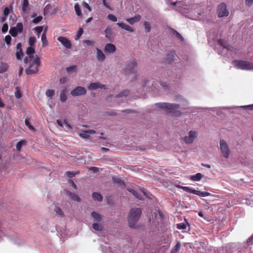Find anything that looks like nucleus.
<instances>
[{"instance_id": "c756f323", "label": "nucleus", "mask_w": 253, "mask_h": 253, "mask_svg": "<svg viewBox=\"0 0 253 253\" xmlns=\"http://www.w3.org/2000/svg\"><path fill=\"white\" fill-rule=\"evenodd\" d=\"M113 181L114 183H117L119 184L120 186L123 187H125V182L122 181L121 179L118 178H113Z\"/></svg>"}, {"instance_id": "6ab92c4d", "label": "nucleus", "mask_w": 253, "mask_h": 253, "mask_svg": "<svg viewBox=\"0 0 253 253\" xmlns=\"http://www.w3.org/2000/svg\"><path fill=\"white\" fill-rule=\"evenodd\" d=\"M66 194L68 196H69L73 200L77 201V202L81 201V198L76 194L72 193L69 190H66Z\"/></svg>"}, {"instance_id": "ea45409f", "label": "nucleus", "mask_w": 253, "mask_h": 253, "mask_svg": "<svg viewBox=\"0 0 253 253\" xmlns=\"http://www.w3.org/2000/svg\"><path fill=\"white\" fill-rule=\"evenodd\" d=\"M54 93H55V91L53 89H47L45 92L46 96L49 97L50 98H51L53 97Z\"/></svg>"}, {"instance_id": "2f4dec72", "label": "nucleus", "mask_w": 253, "mask_h": 253, "mask_svg": "<svg viewBox=\"0 0 253 253\" xmlns=\"http://www.w3.org/2000/svg\"><path fill=\"white\" fill-rule=\"evenodd\" d=\"M60 100L61 101V102H64L66 101L67 96L66 94V90H63L61 92L60 95Z\"/></svg>"}, {"instance_id": "603ef678", "label": "nucleus", "mask_w": 253, "mask_h": 253, "mask_svg": "<svg viewBox=\"0 0 253 253\" xmlns=\"http://www.w3.org/2000/svg\"><path fill=\"white\" fill-rule=\"evenodd\" d=\"M176 227L178 229H185L186 228V225L184 223H179L176 225Z\"/></svg>"}, {"instance_id": "c9c22d12", "label": "nucleus", "mask_w": 253, "mask_h": 253, "mask_svg": "<svg viewBox=\"0 0 253 253\" xmlns=\"http://www.w3.org/2000/svg\"><path fill=\"white\" fill-rule=\"evenodd\" d=\"M84 30L82 28H80L79 30L78 31L77 34L76 35V37L75 38V39L76 40H78L80 38L82 34H83Z\"/></svg>"}, {"instance_id": "c85d7f7f", "label": "nucleus", "mask_w": 253, "mask_h": 253, "mask_svg": "<svg viewBox=\"0 0 253 253\" xmlns=\"http://www.w3.org/2000/svg\"><path fill=\"white\" fill-rule=\"evenodd\" d=\"M105 37L108 39H110L112 36V29L110 27H107L104 31Z\"/></svg>"}, {"instance_id": "774afa93", "label": "nucleus", "mask_w": 253, "mask_h": 253, "mask_svg": "<svg viewBox=\"0 0 253 253\" xmlns=\"http://www.w3.org/2000/svg\"><path fill=\"white\" fill-rule=\"evenodd\" d=\"M98 168L95 167H92L89 168V170L93 171L94 172H97L98 171Z\"/></svg>"}, {"instance_id": "37998d69", "label": "nucleus", "mask_w": 253, "mask_h": 253, "mask_svg": "<svg viewBox=\"0 0 253 253\" xmlns=\"http://www.w3.org/2000/svg\"><path fill=\"white\" fill-rule=\"evenodd\" d=\"M54 211L58 215L64 216L63 212L62 210L58 207H55L54 210Z\"/></svg>"}, {"instance_id": "b1692460", "label": "nucleus", "mask_w": 253, "mask_h": 253, "mask_svg": "<svg viewBox=\"0 0 253 253\" xmlns=\"http://www.w3.org/2000/svg\"><path fill=\"white\" fill-rule=\"evenodd\" d=\"M8 65L2 62L0 63V74L3 73L7 71L8 68Z\"/></svg>"}, {"instance_id": "a19ab883", "label": "nucleus", "mask_w": 253, "mask_h": 253, "mask_svg": "<svg viewBox=\"0 0 253 253\" xmlns=\"http://www.w3.org/2000/svg\"><path fill=\"white\" fill-rule=\"evenodd\" d=\"M36 42V39L34 37H30L29 38L28 42L29 44L30 45V46H32L34 45L35 42Z\"/></svg>"}, {"instance_id": "680f3d73", "label": "nucleus", "mask_w": 253, "mask_h": 253, "mask_svg": "<svg viewBox=\"0 0 253 253\" xmlns=\"http://www.w3.org/2000/svg\"><path fill=\"white\" fill-rule=\"evenodd\" d=\"M242 107L246 109L253 110V104L249 105L243 106Z\"/></svg>"}, {"instance_id": "aec40b11", "label": "nucleus", "mask_w": 253, "mask_h": 253, "mask_svg": "<svg viewBox=\"0 0 253 253\" xmlns=\"http://www.w3.org/2000/svg\"><path fill=\"white\" fill-rule=\"evenodd\" d=\"M29 10V2L28 0H23L22 3V13L26 14L28 12Z\"/></svg>"}, {"instance_id": "473e14b6", "label": "nucleus", "mask_w": 253, "mask_h": 253, "mask_svg": "<svg viewBox=\"0 0 253 253\" xmlns=\"http://www.w3.org/2000/svg\"><path fill=\"white\" fill-rule=\"evenodd\" d=\"M229 14V11L226 9V6L225 3L222 2V17L227 16Z\"/></svg>"}, {"instance_id": "338daca9", "label": "nucleus", "mask_w": 253, "mask_h": 253, "mask_svg": "<svg viewBox=\"0 0 253 253\" xmlns=\"http://www.w3.org/2000/svg\"><path fill=\"white\" fill-rule=\"evenodd\" d=\"M69 182L71 183L72 186L75 189L77 188V185L72 179L69 180Z\"/></svg>"}, {"instance_id": "7ed1b4c3", "label": "nucleus", "mask_w": 253, "mask_h": 253, "mask_svg": "<svg viewBox=\"0 0 253 253\" xmlns=\"http://www.w3.org/2000/svg\"><path fill=\"white\" fill-rule=\"evenodd\" d=\"M142 213L140 208H132L130 210L128 216V222L130 227H134L139 220Z\"/></svg>"}, {"instance_id": "79ce46f5", "label": "nucleus", "mask_w": 253, "mask_h": 253, "mask_svg": "<svg viewBox=\"0 0 253 253\" xmlns=\"http://www.w3.org/2000/svg\"><path fill=\"white\" fill-rule=\"evenodd\" d=\"M77 70V66L75 65L71 66L66 68V71L68 73H70L75 72Z\"/></svg>"}, {"instance_id": "8fccbe9b", "label": "nucleus", "mask_w": 253, "mask_h": 253, "mask_svg": "<svg viewBox=\"0 0 253 253\" xmlns=\"http://www.w3.org/2000/svg\"><path fill=\"white\" fill-rule=\"evenodd\" d=\"M107 18L110 20L113 21V22H116L117 21V17L115 15L111 14L108 15Z\"/></svg>"}, {"instance_id": "f257e3e1", "label": "nucleus", "mask_w": 253, "mask_h": 253, "mask_svg": "<svg viewBox=\"0 0 253 253\" xmlns=\"http://www.w3.org/2000/svg\"><path fill=\"white\" fill-rule=\"evenodd\" d=\"M156 105L159 108L166 110L171 116L173 117H179L182 114L180 111L175 110L180 107V105L178 104L158 103H156Z\"/></svg>"}, {"instance_id": "6e6552de", "label": "nucleus", "mask_w": 253, "mask_h": 253, "mask_svg": "<svg viewBox=\"0 0 253 253\" xmlns=\"http://www.w3.org/2000/svg\"><path fill=\"white\" fill-rule=\"evenodd\" d=\"M86 93L85 88L80 86H77L71 91V94L73 96L83 95Z\"/></svg>"}, {"instance_id": "4be33fe9", "label": "nucleus", "mask_w": 253, "mask_h": 253, "mask_svg": "<svg viewBox=\"0 0 253 253\" xmlns=\"http://www.w3.org/2000/svg\"><path fill=\"white\" fill-rule=\"evenodd\" d=\"M175 53L174 51H170L169 52L166 56V61L169 63H171L175 57Z\"/></svg>"}, {"instance_id": "de8ad7c7", "label": "nucleus", "mask_w": 253, "mask_h": 253, "mask_svg": "<svg viewBox=\"0 0 253 253\" xmlns=\"http://www.w3.org/2000/svg\"><path fill=\"white\" fill-rule=\"evenodd\" d=\"M16 58L18 60L21 59V57L23 56V52L22 50L17 51L16 52Z\"/></svg>"}, {"instance_id": "cd10ccee", "label": "nucleus", "mask_w": 253, "mask_h": 253, "mask_svg": "<svg viewBox=\"0 0 253 253\" xmlns=\"http://www.w3.org/2000/svg\"><path fill=\"white\" fill-rule=\"evenodd\" d=\"M92 196L94 200L101 201L103 199L102 196L97 192H93L92 194Z\"/></svg>"}, {"instance_id": "4d7b16f0", "label": "nucleus", "mask_w": 253, "mask_h": 253, "mask_svg": "<svg viewBox=\"0 0 253 253\" xmlns=\"http://www.w3.org/2000/svg\"><path fill=\"white\" fill-rule=\"evenodd\" d=\"M141 192L143 193V195L148 199H152V195L149 193L145 192L143 190L141 189Z\"/></svg>"}, {"instance_id": "5fc2aeb1", "label": "nucleus", "mask_w": 253, "mask_h": 253, "mask_svg": "<svg viewBox=\"0 0 253 253\" xmlns=\"http://www.w3.org/2000/svg\"><path fill=\"white\" fill-rule=\"evenodd\" d=\"M11 40V38L9 35H7L5 36L4 38V41L7 43V44L9 45L10 44Z\"/></svg>"}, {"instance_id": "412c9836", "label": "nucleus", "mask_w": 253, "mask_h": 253, "mask_svg": "<svg viewBox=\"0 0 253 253\" xmlns=\"http://www.w3.org/2000/svg\"><path fill=\"white\" fill-rule=\"evenodd\" d=\"M119 27L130 32H133L134 30L129 25L124 24L123 22H118L117 24Z\"/></svg>"}, {"instance_id": "bf43d9fd", "label": "nucleus", "mask_w": 253, "mask_h": 253, "mask_svg": "<svg viewBox=\"0 0 253 253\" xmlns=\"http://www.w3.org/2000/svg\"><path fill=\"white\" fill-rule=\"evenodd\" d=\"M84 42L88 46H92L94 44V42L90 40H85Z\"/></svg>"}, {"instance_id": "20e7f679", "label": "nucleus", "mask_w": 253, "mask_h": 253, "mask_svg": "<svg viewBox=\"0 0 253 253\" xmlns=\"http://www.w3.org/2000/svg\"><path fill=\"white\" fill-rule=\"evenodd\" d=\"M235 66L238 69L242 70L253 69V63L248 61L237 60L235 61Z\"/></svg>"}, {"instance_id": "58836bf2", "label": "nucleus", "mask_w": 253, "mask_h": 253, "mask_svg": "<svg viewBox=\"0 0 253 253\" xmlns=\"http://www.w3.org/2000/svg\"><path fill=\"white\" fill-rule=\"evenodd\" d=\"M129 94V91L127 90H125L123 91H122L121 93L117 95L116 97V98H120L123 96L126 97Z\"/></svg>"}, {"instance_id": "6e6d98bb", "label": "nucleus", "mask_w": 253, "mask_h": 253, "mask_svg": "<svg viewBox=\"0 0 253 253\" xmlns=\"http://www.w3.org/2000/svg\"><path fill=\"white\" fill-rule=\"evenodd\" d=\"M82 5H83L84 7H85V8H86L88 9V11H91V10H92L91 8L90 7V6L88 5V4L86 2H85V1H83V2H82Z\"/></svg>"}, {"instance_id": "a878e982", "label": "nucleus", "mask_w": 253, "mask_h": 253, "mask_svg": "<svg viewBox=\"0 0 253 253\" xmlns=\"http://www.w3.org/2000/svg\"><path fill=\"white\" fill-rule=\"evenodd\" d=\"M169 30L170 33L174 36H176L177 38H178L181 41H183L184 40V38L183 37L175 30L170 28H169Z\"/></svg>"}, {"instance_id": "f704fd0d", "label": "nucleus", "mask_w": 253, "mask_h": 253, "mask_svg": "<svg viewBox=\"0 0 253 253\" xmlns=\"http://www.w3.org/2000/svg\"><path fill=\"white\" fill-rule=\"evenodd\" d=\"M80 173L79 171H68L66 172V175L68 177L71 178L75 176L76 174H78Z\"/></svg>"}, {"instance_id": "2eb2a0df", "label": "nucleus", "mask_w": 253, "mask_h": 253, "mask_svg": "<svg viewBox=\"0 0 253 253\" xmlns=\"http://www.w3.org/2000/svg\"><path fill=\"white\" fill-rule=\"evenodd\" d=\"M116 50V46L112 43H107L104 48L106 52L113 53Z\"/></svg>"}, {"instance_id": "423d86ee", "label": "nucleus", "mask_w": 253, "mask_h": 253, "mask_svg": "<svg viewBox=\"0 0 253 253\" xmlns=\"http://www.w3.org/2000/svg\"><path fill=\"white\" fill-rule=\"evenodd\" d=\"M23 26L22 23H18L16 27H11L9 30V33L13 37L17 36L18 33L22 32Z\"/></svg>"}, {"instance_id": "864d4df0", "label": "nucleus", "mask_w": 253, "mask_h": 253, "mask_svg": "<svg viewBox=\"0 0 253 253\" xmlns=\"http://www.w3.org/2000/svg\"><path fill=\"white\" fill-rule=\"evenodd\" d=\"M247 244L249 246L252 245L253 244V235H252L251 237H250L247 240Z\"/></svg>"}, {"instance_id": "9b49d317", "label": "nucleus", "mask_w": 253, "mask_h": 253, "mask_svg": "<svg viewBox=\"0 0 253 253\" xmlns=\"http://www.w3.org/2000/svg\"><path fill=\"white\" fill-rule=\"evenodd\" d=\"M35 49L32 46L28 47L26 50V54L28 56L26 57L24 59V62L25 63H28V59H31L34 58L35 57L33 56V54L35 53Z\"/></svg>"}, {"instance_id": "9d476101", "label": "nucleus", "mask_w": 253, "mask_h": 253, "mask_svg": "<svg viewBox=\"0 0 253 253\" xmlns=\"http://www.w3.org/2000/svg\"><path fill=\"white\" fill-rule=\"evenodd\" d=\"M57 40L67 49H70L72 47L70 41L66 37H59Z\"/></svg>"}, {"instance_id": "49530a36", "label": "nucleus", "mask_w": 253, "mask_h": 253, "mask_svg": "<svg viewBox=\"0 0 253 253\" xmlns=\"http://www.w3.org/2000/svg\"><path fill=\"white\" fill-rule=\"evenodd\" d=\"M144 28L146 32H149L151 30V26L148 22H145L144 23Z\"/></svg>"}, {"instance_id": "4c0bfd02", "label": "nucleus", "mask_w": 253, "mask_h": 253, "mask_svg": "<svg viewBox=\"0 0 253 253\" xmlns=\"http://www.w3.org/2000/svg\"><path fill=\"white\" fill-rule=\"evenodd\" d=\"M25 123L27 126L32 131L35 130V128L31 125L30 122L28 119H26L25 120Z\"/></svg>"}, {"instance_id": "e2e57ef3", "label": "nucleus", "mask_w": 253, "mask_h": 253, "mask_svg": "<svg viewBox=\"0 0 253 253\" xmlns=\"http://www.w3.org/2000/svg\"><path fill=\"white\" fill-rule=\"evenodd\" d=\"M217 13L219 17H221V5L219 4L217 7Z\"/></svg>"}, {"instance_id": "69168bd1", "label": "nucleus", "mask_w": 253, "mask_h": 253, "mask_svg": "<svg viewBox=\"0 0 253 253\" xmlns=\"http://www.w3.org/2000/svg\"><path fill=\"white\" fill-rule=\"evenodd\" d=\"M102 1H103V5L106 7H107V8H108L109 9H111L110 4L108 2H107L106 0H103Z\"/></svg>"}, {"instance_id": "7c9ffc66", "label": "nucleus", "mask_w": 253, "mask_h": 253, "mask_svg": "<svg viewBox=\"0 0 253 253\" xmlns=\"http://www.w3.org/2000/svg\"><path fill=\"white\" fill-rule=\"evenodd\" d=\"M180 243L179 242H178L177 243L175 247L171 250L170 253H177L178 251L180 250Z\"/></svg>"}, {"instance_id": "13d9d810", "label": "nucleus", "mask_w": 253, "mask_h": 253, "mask_svg": "<svg viewBox=\"0 0 253 253\" xmlns=\"http://www.w3.org/2000/svg\"><path fill=\"white\" fill-rule=\"evenodd\" d=\"M8 29V26L7 24L5 23L3 25V26L2 27V29H1L2 32L3 33H5L7 31Z\"/></svg>"}, {"instance_id": "bb28decb", "label": "nucleus", "mask_w": 253, "mask_h": 253, "mask_svg": "<svg viewBox=\"0 0 253 253\" xmlns=\"http://www.w3.org/2000/svg\"><path fill=\"white\" fill-rule=\"evenodd\" d=\"M91 216L92 218H93L95 220L100 221L102 219V216L99 213L96 212L95 211H93L91 213Z\"/></svg>"}, {"instance_id": "f3484780", "label": "nucleus", "mask_w": 253, "mask_h": 253, "mask_svg": "<svg viewBox=\"0 0 253 253\" xmlns=\"http://www.w3.org/2000/svg\"><path fill=\"white\" fill-rule=\"evenodd\" d=\"M105 55L103 52L98 48H96V58L99 61H103L105 59Z\"/></svg>"}, {"instance_id": "dca6fc26", "label": "nucleus", "mask_w": 253, "mask_h": 253, "mask_svg": "<svg viewBox=\"0 0 253 253\" xmlns=\"http://www.w3.org/2000/svg\"><path fill=\"white\" fill-rule=\"evenodd\" d=\"M95 130L93 129H88L83 131V132L80 133L79 134V135L83 138L87 139L90 137L88 133L94 134L95 133Z\"/></svg>"}, {"instance_id": "393cba45", "label": "nucleus", "mask_w": 253, "mask_h": 253, "mask_svg": "<svg viewBox=\"0 0 253 253\" xmlns=\"http://www.w3.org/2000/svg\"><path fill=\"white\" fill-rule=\"evenodd\" d=\"M203 174L201 173H197L195 175L190 176V179L194 181H197L200 180L203 177Z\"/></svg>"}, {"instance_id": "f8f14e48", "label": "nucleus", "mask_w": 253, "mask_h": 253, "mask_svg": "<svg viewBox=\"0 0 253 253\" xmlns=\"http://www.w3.org/2000/svg\"><path fill=\"white\" fill-rule=\"evenodd\" d=\"M230 155V149L226 142L222 140V156L227 158Z\"/></svg>"}, {"instance_id": "3c124183", "label": "nucleus", "mask_w": 253, "mask_h": 253, "mask_svg": "<svg viewBox=\"0 0 253 253\" xmlns=\"http://www.w3.org/2000/svg\"><path fill=\"white\" fill-rule=\"evenodd\" d=\"M34 30L37 32L38 35H39L43 30V27L42 26H38L34 28Z\"/></svg>"}, {"instance_id": "1a4fd4ad", "label": "nucleus", "mask_w": 253, "mask_h": 253, "mask_svg": "<svg viewBox=\"0 0 253 253\" xmlns=\"http://www.w3.org/2000/svg\"><path fill=\"white\" fill-rule=\"evenodd\" d=\"M197 136V132L195 131L191 130L189 131V135L186 136L183 138V139L186 143L190 144L193 142L194 138Z\"/></svg>"}, {"instance_id": "052dcab7", "label": "nucleus", "mask_w": 253, "mask_h": 253, "mask_svg": "<svg viewBox=\"0 0 253 253\" xmlns=\"http://www.w3.org/2000/svg\"><path fill=\"white\" fill-rule=\"evenodd\" d=\"M253 4V0H245V4L248 7H251Z\"/></svg>"}, {"instance_id": "0eeeda50", "label": "nucleus", "mask_w": 253, "mask_h": 253, "mask_svg": "<svg viewBox=\"0 0 253 253\" xmlns=\"http://www.w3.org/2000/svg\"><path fill=\"white\" fill-rule=\"evenodd\" d=\"M137 63L134 59H132L130 63L127 66L126 68V74H135L137 72L136 67Z\"/></svg>"}, {"instance_id": "a18cd8bd", "label": "nucleus", "mask_w": 253, "mask_h": 253, "mask_svg": "<svg viewBox=\"0 0 253 253\" xmlns=\"http://www.w3.org/2000/svg\"><path fill=\"white\" fill-rule=\"evenodd\" d=\"M92 228L97 231H101L102 230V226L98 223H93L92 224Z\"/></svg>"}, {"instance_id": "72a5a7b5", "label": "nucleus", "mask_w": 253, "mask_h": 253, "mask_svg": "<svg viewBox=\"0 0 253 253\" xmlns=\"http://www.w3.org/2000/svg\"><path fill=\"white\" fill-rule=\"evenodd\" d=\"M130 193H131L133 195H134L136 198L139 200H142V196H140L138 194L137 192L134 190L132 189H129L128 190Z\"/></svg>"}, {"instance_id": "4468645a", "label": "nucleus", "mask_w": 253, "mask_h": 253, "mask_svg": "<svg viewBox=\"0 0 253 253\" xmlns=\"http://www.w3.org/2000/svg\"><path fill=\"white\" fill-rule=\"evenodd\" d=\"M55 7L54 5L47 4L44 8L45 14L52 15L55 13Z\"/></svg>"}, {"instance_id": "ddd939ff", "label": "nucleus", "mask_w": 253, "mask_h": 253, "mask_svg": "<svg viewBox=\"0 0 253 253\" xmlns=\"http://www.w3.org/2000/svg\"><path fill=\"white\" fill-rule=\"evenodd\" d=\"M103 88L106 89V86L105 85L101 84L99 82L92 83H91L88 87V89L89 90H95L97 88Z\"/></svg>"}, {"instance_id": "39448f33", "label": "nucleus", "mask_w": 253, "mask_h": 253, "mask_svg": "<svg viewBox=\"0 0 253 253\" xmlns=\"http://www.w3.org/2000/svg\"><path fill=\"white\" fill-rule=\"evenodd\" d=\"M179 187L183 190L184 191L192 193L201 197H206L210 195V193L208 192L196 190L187 186H179Z\"/></svg>"}, {"instance_id": "0e129e2a", "label": "nucleus", "mask_w": 253, "mask_h": 253, "mask_svg": "<svg viewBox=\"0 0 253 253\" xmlns=\"http://www.w3.org/2000/svg\"><path fill=\"white\" fill-rule=\"evenodd\" d=\"M9 13V8L6 7L4 8L3 11V14L5 17H6Z\"/></svg>"}, {"instance_id": "09e8293b", "label": "nucleus", "mask_w": 253, "mask_h": 253, "mask_svg": "<svg viewBox=\"0 0 253 253\" xmlns=\"http://www.w3.org/2000/svg\"><path fill=\"white\" fill-rule=\"evenodd\" d=\"M42 19V16H39L35 18H34L32 22L34 24H38L39 23Z\"/></svg>"}, {"instance_id": "5701e85b", "label": "nucleus", "mask_w": 253, "mask_h": 253, "mask_svg": "<svg viewBox=\"0 0 253 253\" xmlns=\"http://www.w3.org/2000/svg\"><path fill=\"white\" fill-rule=\"evenodd\" d=\"M41 40L42 42V46L45 47L48 44V42L46 39V29L44 30V32L42 34Z\"/></svg>"}, {"instance_id": "c03bdc74", "label": "nucleus", "mask_w": 253, "mask_h": 253, "mask_svg": "<svg viewBox=\"0 0 253 253\" xmlns=\"http://www.w3.org/2000/svg\"><path fill=\"white\" fill-rule=\"evenodd\" d=\"M74 7H75V10L76 14L78 16L81 15L82 12H81L79 5L78 3H76V4H75Z\"/></svg>"}, {"instance_id": "f03ea898", "label": "nucleus", "mask_w": 253, "mask_h": 253, "mask_svg": "<svg viewBox=\"0 0 253 253\" xmlns=\"http://www.w3.org/2000/svg\"><path fill=\"white\" fill-rule=\"evenodd\" d=\"M28 67L26 69L25 72L28 75L36 74L39 71V67L41 65L40 57L36 55L34 58L28 59Z\"/></svg>"}, {"instance_id": "e433bc0d", "label": "nucleus", "mask_w": 253, "mask_h": 253, "mask_svg": "<svg viewBox=\"0 0 253 253\" xmlns=\"http://www.w3.org/2000/svg\"><path fill=\"white\" fill-rule=\"evenodd\" d=\"M25 144V141L21 140L17 142L16 145V148L17 151H20L23 145Z\"/></svg>"}, {"instance_id": "a211bd4d", "label": "nucleus", "mask_w": 253, "mask_h": 253, "mask_svg": "<svg viewBox=\"0 0 253 253\" xmlns=\"http://www.w3.org/2000/svg\"><path fill=\"white\" fill-rule=\"evenodd\" d=\"M140 19H141L140 15H135V16H134L133 17H131V18H127L126 19V21L128 22L129 24H130L131 25H133L135 23L139 21Z\"/></svg>"}]
</instances>
